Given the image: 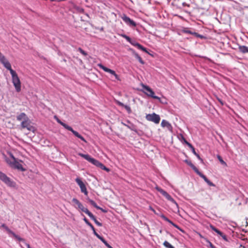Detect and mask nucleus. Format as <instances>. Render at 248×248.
Listing matches in <instances>:
<instances>
[{
    "mask_svg": "<svg viewBox=\"0 0 248 248\" xmlns=\"http://www.w3.org/2000/svg\"><path fill=\"white\" fill-rule=\"evenodd\" d=\"M240 52L245 53H248V47L244 46H240L238 47Z\"/></svg>",
    "mask_w": 248,
    "mask_h": 248,
    "instance_id": "obj_16",
    "label": "nucleus"
},
{
    "mask_svg": "<svg viewBox=\"0 0 248 248\" xmlns=\"http://www.w3.org/2000/svg\"><path fill=\"white\" fill-rule=\"evenodd\" d=\"M163 245L167 248H170V244L166 241L164 242Z\"/></svg>",
    "mask_w": 248,
    "mask_h": 248,
    "instance_id": "obj_36",
    "label": "nucleus"
},
{
    "mask_svg": "<svg viewBox=\"0 0 248 248\" xmlns=\"http://www.w3.org/2000/svg\"><path fill=\"white\" fill-rule=\"evenodd\" d=\"M122 18L127 25L130 26L135 27L137 25L135 22L127 16L125 15H123L122 16Z\"/></svg>",
    "mask_w": 248,
    "mask_h": 248,
    "instance_id": "obj_11",
    "label": "nucleus"
},
{
    "mask_svg": "<svg viewBox=\"0 0 248 248\" xmlns=\"http://www.w3.org/2000/svg\"><path fill=\"white\" fill-rule=\"evenodd\" d=\"M196 156L198 157V158L202 161V159L200 157V155L197 154Z\"/></svg>",
    "mask_w": 248,
    "mask_h": 248,
    "instance_id": "obj_54",
    "label": "nucleus"
},
{
    "mask_svg": "<svg viewBox=\"0 0 248 248\" xmlns=\"http://www.w3.org/2000/svg\"><path fill=\"white\" fill-rule=\"evenodd\" d=\"M210 228H211V229L213 231H214L215 232H217V228H216L214 226H213V225H210Z\"/></svg>",
    "mask_w": 248,
    "mask_h": 248,
    "instance_id": "obj_46",
    "label": "nucleus"
},
{
    "mask_svg": "<svg viewBox=\"0 0 248 248\" xmlns=\"http://www.w3.org/2000/svg\"><path fill=\"white\" fill-rule=\"evenodd\" d=\"M171 210L175 213L179 212V208L177 203L173 200L171 199Z\"/></svg>",
    "mask_w": 248,
    "mask_h": 248,
    "instance_id": "obj_12",
    "label": "nucleus"
},
{
    "mask_svg": "<svg viewBox=\"0 0 248 248\" xmlns=\"http://www.w3.org/2000/svg\"><path fill=\"white\" fill-rule=\"evenodd\" d=\"M216 232L217 233V234H218L220 235H222V233L220 231H219L218 230H217V231Z\"/></svg>",
    "mask_w": 248,
    "mask_h": 248,
    "instance_id": "obj_56",
    "label": "nucleus"
},
{
    "mask_svg": "<svg viewBox=\"0 0 248 248\" xmlns=\"http://www.w3.org/2000/svg\"><path fill=\"white\" fill-rule=\"evenodd\" d=\"M10 156L12 159V161L11 160L12 162H15L16 160H17L16 158L15 157V156L12 153H10Z\"/></svg>",
    "mask_w": 248,
    "mask_h": 248,
    "instance_id": "obj_39",
    "label": "nucleus"
},
{
    "mask_svg": "<svg viewBox=\"0 0 248 248\" xmlns=\"http://www.w3.org/2000/svg\"><path fill=\"white\" fill-rule=\"evenodd\" d=\"M136 46L139 49H140L147 53H149L147 51L146 48L144 47H143L142 46H141L140 44L138 43L137 44H136Z\"/></svg>",
    "mask_w": 248,
    "mask_h": 248,
    "instance_id": "obj_20",
    "label": "nucleus"
},
{
    "mask_svg": "<svg viewBox=\"0 0 248 248\" xmlns=\"http://www.w3.org/2000/svg\"><path fill=\"white\" fill-rule=\"evenodd\" d=\"M89 216V217L92 219H93L94 222L95 221V220H97V219H96L95 217L93 216V215L90 211H88L87 212V214Z\"/></svg>",
    "mask_w": 248,
    "mask_h": 248,
    "instance_id": "obj_25",
    "label": "nucleus"
},
{
    "mask_svg": "<svg viewBox=\"0 0 248 248\" xmlns=\"http://www.w3.org/2000/svg\"><path fill=\"white\" fill-rule=\"evenodd\" d=\"M72 202L78 205V208L80 209L81 211L87 214V212L89 211L88 209L85 208L81 202L76 198H73Z\"/></svg>",
    "mask_w": 248,
    "mask_h": 248,
    "instance_id": "obj_10",
    "label": "nucleus"
},
{
    "mask_svg": "<svg viewBox=\"0 0 248 248\" xmlns=\"http://www.w3.org/2000/svg\"><path fill=\"white\" fill-rule=\"evenodd\" d=\"M87 200L88 202L93 207L96 208V209H100V207L98 206L96 203L92 200L90 199V198H87Z\"/></svg>",
    "mask_w": 248,
    "mask_h": 248,
    "instance_id": "obj_17",
    "label": "nucleus"
},
{
    "mask_svg": "<svg viewBox=\"0 0 248 248\" xmlns=\"http://www.w3.org/2000/svg\"><path fill=\"white\" fill-rule=\"evenodd\" d=\"M79 139H80L81 140L85 142V143H87V141L86 140L80 135L79 137H78Z\"/></svg>",
    "mask_w": 248,
    "mask_h": 248,
    "instance_id": "obj_44",
    "label": "nucleus"
},
{
    "mask_svg": "<svg viewBox=\"0 0 248 248\" xmlns=\"http://www.w3.org/2000/svg\"><path fill=\"white\" fill-rule=\"evenodd\" d=\"M26 246H27V248H31L30 247V245H29V244H26Z\"/></svg>",
    "mask_w": 248,
    "mask_h": 248,
    "instance_id": "obj_58",
    "label": "nucleus"
},
{
    "mask_svg": "<svg viewBox=\"0 0 248 248\" xmlns=\"http://www.w3.org/2000/svg\"><path fill=\"white\" fill-rule=\"evenodd\" d=\"M0 179L10 187H14L16 186V183L12 181L10 178L6 175L0 171Z\"/></svg>",
    "mask_w": 248,
    "mask_h": 248,
    "instance_id": "obj_4",
    "label": "nucleus"
},
{
    "mask_svg": "<svg viewBox=\"0 0 248 248\" xmlns=\"http://www.w3.org/2000/svg\"><path fill=\"white\" fill-rule=\"evenodd\" d=\"M146 119L148 121L153 122L155 124H158L160 120V116L155 113L147 114Z\"/></svg>",
    "mask_w": 248,
    "mask_h": 248,
    "instance_id": "obj_5",
    "label": "nucleus"
},
{
    "mask_svg": "<svg viewBox=\"0 0 248 248\" xmlns=\"http://www.w3.org/2000/svg\"><path fill=\"white\" fill-rule=\"evenodd\" d=\"M94 222L98 226H102V224L101 223L99 222V221H98L97 220H95V221Z\"/></svg>",
    "mask_w": 248,
    "mask_h": 248,
    "instance_id": "obj_48",
    "label": "nucleus"
},
{
    "mask_svg": "<svg viewBox=\"0 0 248 248\" xmlns=\"http://www.w3.org/2000/svg\"><path fill=\"white\" fill-rule=\"evenodd\" d=\"M205 182L207 183V184L210 186H215V185L212 182H211L210 181H209L208 179L207 180H206L205 181Z\"/></svg>",
    "mask_w": 248,
    "mask_h": 248,
    "instance_id": "obj_38",
    "label": "nucleus"
},
{
    "mask_svg": "<svg viewBox=\"0 0 248 248\" xmlns=\"http://www.w3.org/2000/svg\"><path fill=\"white\" fill-rule=\"evenodd\" d=\"M151 209L154 211V212H155V211L154 210V209H153L152 207H150Z\"/></svg>",
    "mask_w": 248,
    "mask_h": 248,
    "instance_id": "obj_61",
    "label": "nucleus"
},
{
    "mask_svg": "<svg viewBox=\"0 0 248 248\" xmlns=\"http://www.w3.org/2000/svg\"><path fill=\"white\" fill-rule=\"evenodd\" d=\"M191 150H192V153L196 155L197 154L196 153L194 148L193 147V148H191Z\"/></svg>",
    "mask_w": 248,
    "mask_h": 248,
    "instance_id": "obj_50",
    "label": "nucleus"
},
{
    "mask_svg": "<svg viewBox=\"0 0 248 248\" xmlns=\"http://www.w3.org/2000/svg\"><path fill=\"white\" fill-rule=\"evenodd\" d=\"M76 182L79 186L81 191L84 193L85 195H87L88 191L87 190L86 187L83 182L81 180V179L79 178H77L76 179Z\"/></svg>",
    "mask_w": 248,
    "mask_h": 248,
    "instance_id": "obj_9",
    "label": "nucleus"
},
{
    "mask_svg": "<svg viewBox=\"0 0 248 248\" xmlns=\"http://www.w3.org/2000/svg\"><path fill=\"white\" fill-rule=\"evenodd\" d=\"M156 189L158 192L166 197L169 200H170V196L165 191L158 186H156Z\"/></svg>",
    "mask_w": 248,
    "mask_h": 248,
    "instance_id": "obj_13",
    "label": "nucleus"
},
{
    "mask_svg": "<svg viewBox=\"0 0 248 248\" xmlns=\"http://www.w3.org/2000/svg\"><path fill=\"white\" fill-rule=\"evenodd\" d=\"M116 102L117 104L120 106L123 107L124 106V104L123 103L121 102L120 101H119L118 100H116Z\"/></svg>",
    "mask_w": 248,
    "mask_h": 248,
    "instance_id": "obj_41",
    "label": "nucleus"
},
{
    "mask_svg": "<svg viewBox=\"0 0 248 248\" xmlns=\"http://www.w3.org/2000/svg\"><path fill=\"white\" fill-rule=\"evenodd\" d=\"M199 236H200L201 238H202V235L201 234H199Z\"/></svg>",
    "mask_w": 248,
    "mask_h": 248,
    "instance_id": "obj_63",
    "label": "nucleus"
},
{
    "mask_svg": "<svg viewBox=\"0 0 248 248\" xmlns=\"http://www.w3.org/2000/svg\"><path fill=\"white\" fill-rule=\"evenodd\" d=\"M112 75H114L115 78L117 80H120V79H119V76L118 75H117L116 73H115V72L114 71V74H111Z\"/></svg>",
    "mask_w": 248,
    "mask_h": 248,
    "instance_id": "obj_43",
    "label": "nucleus"
},
{
    "mask_svg": "<svg viewBox=\"0 0 248 248\" xmlns=\"http://www.w3.org/2000/svg\"><path fill=\"white\" fill-rule=\"evenodd\" d=\"M83 220L92 229H93V226L89 221V220L85 217L83 218Z\"/></svg>",
    "mask_w": 248,
    "mask_h": 248,
    "instance_id": "obj_24",
    "label": "nucleus"
},
{
    "mask_svg": "<svg viewBox=\"0 0 248 248\" xmlns=\"http://www.w3.org/2000/svg\"><path fill=\"white\" fill-rule=\"evenodd\" d=\"M217 157L218 159L220 162L221 163V164H222L223 165H224L225 166H227V164L226 163V162L225 161H224L223 160V159H222V158L221 157V156L220 155H218L217 156Z\"/></svg>",
    "mask_w": 248,
    "mask_h": 248,
    "instance_id": "obj_29",
    "label": "nucleus"
},
{
    "mask_svg": "<svg viewBox=\"0 0 248 248\" xmlns=\"http://www.w3.org/2000/svg\"><path fill=\"white\" fill-rule=\"evenodd\" d=\"M93 231V234L98 238L100 239V238H101L102 236L99 235L95 231V230L94 228L93 227V229H92Z\"/></svg>",
    "mask_w": 248,
    "mask_h": 248,
    "instance_id": "obj_35",
    "label": "nucleus"
},
{
    "mask_svg": "<svg viewBox=\"0 0 248 248\" xmlns=\"http://www.w3.org/2000/svg\"><path fill=\"white\" fill-rule=\"evenodd\" d=\"M123 107H124L125 108V109L127 110V112L129 114L131 113V109L129 106L124 105V106Z\"/></svg>",
    "mask_w": 248,
    "mask_h": 248,
    "instance_id": "obj_31",
    "label": "nucleus"
},
{
    "mask_svg": "<svg viewBox=\"0 0 248 248\" xmlns=\"http://www.w3.org/2000/svg\"><path fill=\"white\" fill-rule=\"evenodd\" d=\"M184 32H186V33H191V32H190V31H188V30H185V31H184Z\"/></svg>",
    "mask_w": 248,
    "mask_h": 248,
    "instance_id": "obj_59",
    "label": "nucleus"
},
{
    "mask_svg": "<svg viewBox=\"0 0 248 248\" xmlns=\"http://www.w3.org/2000/svg\"><path fill=\"white\" fill-rule=\"evenodd\" d=\"M208 243H209V245L211 248H216L211 242H208Z\"/></svg>",
    "mask_w": 248,
    "mask_h": 248,
    "instance_id": "obj_51",
    "label": "nucleus"
},
{
    "mask_svg": "<svg viewBox=\"0 0 248 248\" xmlns=\"http://www.w3.org/2000/svg\"><path fill=\"white\" fill-rule=\"evenodd\" d=\"M171 225H173L174 227H175V228H178V229H179L181 231H182V232H183V231L181 229H180L176 225L173 224L172 222L171 223Z\"/></svg>",
    "mask_w": 248,
    "mask_h": 248,
    "instance_id": "obj_49",
    "label": "nucleus"
},
{
    "mask_svg": "<svg viewBox=\"0 0 248 248\" xmlns=\"http://www.w3.org/2000/svg\"><path fill=\"white\" fill-rule=\"evenodd\" d=\"M131 44L136 46V44H137L138 43L135 41H133L132 39L131 40V42H129Z\"/></svg>",
    "mask_w": 248,
    "mask_h": 248,
    "instance_id": "obj_42",
    "label": "nucleus"
},
{
    "mask_svg": "<svg viewBox=\"0 0 248 248\" xmlns=\"http://www.w3.org/2000/svg\"><path fill=\"white\" fill-rule=\"evenodd\" d=\"M0 62L3 64L4 66L10 71L13 70L11 68L10 63L6 60L4 56H3L1 53L0 54Z\"/></svg>",
    "mask_w": 248,
    "mask_h": 248,
    "instance_id": "obj_8",
    "label": "nucleus"
},
{
    "mask_svg": "<svg viewBox=\"0 0 248 248\" xmlns=\"http://www.w3.org/2000/svg\"><path fill=\"white\" fill-rule=\"evenodd\" d=\"M12 78V82L15 87L16 90L17 92H19L21 91V82L20 79L16 72L14 70L10 71Z\"/></svg>",
    "mask_w": 248,
    "mask_h": 248,
    "instance_id": "obj_2",
    "label": "nucleus"
},
{
    "mask_svg": "<svg viewBox=\"0 0 248 248\" xmlns=\"http://www.w3.org/2000/svg\"><path fill=\"white\" fill-rule=\"evenodd\" d=\"M73 8L78 13H83L84 12V9L76 5H74Z\"/></svg>",
    "mask_w": 248,
    "mask_h": 248,
    "instance_id": "obj_18",
    "label": "nucleus"
},
{
    "mask_svg": "<svg viewBox=\"0 0 248 248\" xmlns=\"http://www.w3.org/2000/svg\"><path fill=\"white\" fill-rule=\"evenodd\" d=\"M136 58L138 60L140 63L142 64H144V62L142 60L141 58L139 55Z\"/></svg>",
    "mask_w": 248,
    "mask_h": 248,
    "instance_id": "obj_37",
    "label": "nucleus"
},
{
    "mask_svg": "<svg viewBox=\"0 0 248 248\" xmlns=\"http://www.w3.org/2000/svg\"><path fill=\"white\" fill-rule=\"evenodd\" d=\"M143 89L144 90V93L148 96H150L154 99H157L159 100L160 98L155 95L154 92L152 90L151 88L147 85H143Z\"/></svg>",
    "mask_w": 248,
    "mask_h": 248,
    "instance_id": "obj_6",
    "label": "nucleus"
},
{
    "mask_svg": "<svg viewBox=\"0 0 248 248\" xmlns=\"http://www.w3.org/2000/svg\"><path fill=\"white\" fill-rule=\"evenodd\" d=\"M161 125L162 127H165V126H167V127H170V124H169V123L168 122H167V121L166 120H163L162 122H161Z\"/></svg>",
    "mask_w": 248,
    "mask_h": 248,
    "instance_id": "obj_23",
    "label": "nucleus"
},
{
    "mask_svg": "<svg viewBox=\"0 0 248 248\" xmlns=\"http://www.w3.org/2000/svg\"><path fill=\"white\" fill-rule=\"evenodd\" d=\"M100 240L105 245L106 247L108 248H113L111 246H110L108 242L105 240V239L102 236L100 238Z\"/></svg>",
    "mask_w": 248,
    "mask_h": 248,
    "instance_id": "obj_22",
    "label": "nucleus"
},
{
    "mask_svg": "<svg viewBox=\"0 0 248 248\" xmlns=\"http://www.w3.org/2000/svg\"><path fill=\"white\" fill-rule=\"evenodd\" d=\"M210 228H211V229L213 231H214L215 232H217V228H216L214 226H213V225H210Z\"/></svg>",
    "mask_w": 248,
    "mask_h": 248,
    "instance_id": "obj_45",
    "label": "nucleus"
},
{
    "mask_svg": "<svg viewBox=\"0 0 248 248\" xmlns=\"http://www.w3.org/2000/svg\"><path fill=\"white\" fill-rule=\"evenodd\" d=\"M72 132V133L77 138H78L80 136V134L76 131L74 130L73 128H72V130H70Z\"/></svg>",
    "mask_w": 248,
    "mask_h": 248,
    "instance_id": "obj_30",
    "label": "nucleus"
},
{
    "mask_svg": "<svg viewBox=\"0 0 248 248\" xmlns=\"http://www.w3.org/2000/svg\"><path fill=\"white\" fill-rule=\"evenodd\" d=\"M121 36H122L123 38H125V39H126L128 42H131V39L129 36H127L126 35L124 34H122V35H121Z\"/></svg>",
    "mask_w": 248,
    "mask_h": 248,
    "instance_id": "obj_33",
    "label": "nucleus"
},
{
    "mask_svg": "<svg viewBox=\"0 0 248 248\" xmlns=\"http://www.w3.org/2000/svg\"><path fill=\"white\" fill-rule=\"evenodd\" d=\"M78 51H79L82 54H83L84 56H87V53L84 50H83L81 48L78 47Z\"/></svg>",
    "mask_w": 248,
    "mask_h": 248,
    "instance_id": "obj_32",
    "label": "nucleus"
},
{
    "mask_svg": "<svg viewBox=\"0 0 248 248\" xmlns=\"http://www.w3.org/2000/svg\"><path fill=\"white\" fill-rule=\"evenodd\" d=\"M99 66L100 68H101L102 69H103L105 72H108L109 73L111 74H114V71L110 69L105 66L101 64H99Z\"/></svg>",
    "mask_w": 248,
    "mask_h": 248,
    "instance_id": "obj_15",
    "label": "nucleus"
},
{
    "mask_svg": "<svg viewBox=\"0 0 248 248\" xmlns=\"http://www.w3.org/2000/svg\"><path fill=\"white\" fill-rule=\"evenodd\" d=\"M161 217L163 218L164 220L167 221L168 222L170 223V220L169 218L166 217L164 215L162 214L161 215Z\"/></svg>",
    "mask_w": 248,
    "mask_h": 248,
    "instance_id": "obj_40",
    "label": "nucleus"
},
{
    "mask_svg": "<svg viewBox=\"0 0 248 248\" xmlns=\"http://www.w3.org/2000/svg\"><path fill=\"white\" fill-rule=\"evenodd\" d=\"M99 210H101L104 213H106L107 212V211L103 209V208H101L100 207V209H98Z\"/></svg>",
    "mask_w": 248,
    "mask_h": 248,
    "instance_id": "obj_57",
    "label": "nucleus"
},
{
    "mask_svg": "<svg viewBox=\"0 0 248 248\" xmlns=\"http://www.w3.org/2000/svg\"><path fill=\"white\" fill-rule=\"evenodd\" d=\"M5 161L12 168L16 169L22 171H24L26 170L25 169L22 167V165L19 163L18 160H16L15 162H12L9 158H6Z\"/></svg>",
    "mask_w": 248,
    "mask_h": 248,
    "instance_id": "obj_3",
    "label": "nucleus"
},
{
    "mask_svg": "<svg viewBox=\"0 0 248 248\" xmlns=\"http://www.w3.org/2000/svg\"><path fill=\"white\" fill-rule=\"evenodd\" d=\"M78 155L81 157H83L84 159L91 162L96 167L101 168V169L106 170L107 172L109 171V169L106 167L102 163L100 162L96 159L91 157L89 155H85L82 153H78Z\"/></svg>",
    "mask_w": 248,
    "mask_h": 248,
    "instance_id": "obj_1",
    "label": "nucleus"
},
{
    "mask_svg": "<svg viewBox=\"0 0 248 248\" xmlns=\"http://www.w3.org/2000/svg\"><path fill=\"white\" fill-rule=\"evenodd\" d=\"M21 126L22 128H27L30 131L34 132L35 131V128L31 124V122L29 118L28 120L22 122Z\"/></svg>",
    "mask_w": 248,
    "mask_h": 248,
    "instance_id": "obj_7",
    "label": "nucleus"
},
{
    "mask_svg": "<svg viewBox=\"0 0 248 248\" xmlns=\"http://www.w3.org/2000/svg\"><path fill=\"white\" fill-rule=\"evenodd\" d=\"M210 228H211V229L213 231H214L215 232H217V228H216L214 226H213V225H210Z\"/></svg>",
    "mask_w": 248,
    "mask_h": 248,
    "instance_id": "obj_47",
    "label": "nucleus"
},
{
    "mask_svg": "<svg viewBox=\"0 0 248 248\" xmlns=\"http://www.w3.org/2000/svg\"><path fill=\"white\" fill-rule=\"evenodd\" d=\"M28 118H29L28 117L27 115L24 112L21 113L16 117V119L18 121H25L26 120H28Z\"/></svg>",
    "mask_w": 248,
    "mask_h": 248,
    "instance_id": "obj_14",
    "label": "nucleus"
},
{
    "mask_svg": "<svg viewBox=\"0 0 248 248\" xmlns=\"http://www.w3.org/2000/svg\"><path fill=\"white\" fill-rule=\"evenodd\" d=\"M10 234H12L13 236L16 238V239H18L19 241H23L24 239L20 237L19 236L16 235L15 232H14L13 231H12V232L10 233Z\"/></svg>",
    "mask_w": 248,
    "mask_h": 248,
    "instance_id": "obj_26",
    "label": "nucleus"
},
{
    "mask_svg": "<svg viewBox=\"0 0 248 248\" xmlns=\"http://www.w3.org/2000/svg\"><path fill=\"white\" fill-rule=\"evenodd\" d=\"M187 145L191 149L193 148V146L190 143H187Z\"/></svg>",
    "mask_w": 248,
    "mask_h": 248,
    "instance_id": "obj_55",
    "label": "nucleus"
},
{
    "mask_svg": "<svg viewBox=\"0 0 248 248\" xmlns=\"http://www.w3.org/2000/svg\"><path fill=\"white\" fill-rule=\"evenodd\" d=\"M1 227L5 229L9 233L12 232V231H11L5 224H2Z\"/></svg>",
    "mask_w": 248,
    "mask_h": 248,
    "instance_id": "obj_27",
    "label": "nucleus"
},
{
    "mask_svg": "<svg viewBox=\"0 0 248 248\" xmlns=\"http://www.w3.org/2000/svg\"><path fill=\"white\" fill-rule=\"evenodd\" d=\"M61 125H62L65 129H66L67 130H68L69 131H70L72 130V128L71 126L68 125L67 124H66L64 123H62Z\"/></svg>",
    "mask_w": 248,
    "mask_h": 248,
    "instance_id": "obj_28",
    "label": "nucleus"
},
{
    "mask_svg": "<svg viewBox=\"0 0 248 248\" xmlns=\"http://www.w3.org/2000/svg\"><path fill=\"white\" fill-rule=\"evenodd\" d=\"M129 51H130L132 52V54H133V55H134L136 58H137V57L139 56L138 54L137 53H136V52H135V51L133 49H132V48H129Z\"/></svg>",
    "mask_w": 248,
    "mask_h": 248,
    "instance_id": "obj_34",
    "label": "nucleus"
},
{
    "mask_svg": "<svg viewBox=\"0 0 248 248\" xmlns=\"http://www.w3.org/2000/svg\"><path fill=\"white\" fill-rule=\"evenodd\" d=\"M181 137H182V139L183 140H184V142H185L186 144H187V143H188V142H187V141L185 140V138H184L182 136H181Z\"/></svg>",
    "mask_w": 248,
    "mask_h": 248,
    "instance_id": "obj_53",
    "label": "nucleus"
},
{
    "mask_svg": "<svg viewBox=\"0 0 248 248\" xmlns=\"http://www.w3.org/2000/svg\"><path fill=\"white\" fill-rule=\"evenodd\" d=\"M185 161L187 163L188 165L191 167L195 171L196 170H197V168L190 161L188 160H186Z\"/></svg>",
    "mask_w": 248,
    "mask_h": 248,
    "instance_id": "obj_19",
    "label": "nucleus"
},
{
    "mask_svg": "<svg viewBox=\"0 0 248 248\" xmlns=\"http://www.w3.org/2000/svg\"><path fill=\"white\" fill-rule=\"evenodd\" d=\"M223 239L227 240L226 236L222 233V235H220Z\"/></svg>",
    "mask_w": 248,
    "mask_h": 248,
    "instance_id": "obj_52",
    "label": "nucleus"
},
{
    "mask_svg": "<svg viewBox=\"0 0 248 248\" xmlns=\"http://www.w3.org/2000/svg\"><path fill=\"white\" fill-rule=\"evenodd\" d=\"M219 102L221 103L222 105L223 104V103L220 100H219Z\"/></svg>",
    "mask_w": 248,
    "mask_h": 248,
    "instance_id": "obj_64",
    "label": "nucleus"
},
{
    "mask_svg": "<svg viewBox=\"0 0 248 248\" xmlns=\"http://www.w3.org/2000/svg\"><path fill=\"white\" fill-rule=\"evenodd\" d=\"M195 172L197 173V174H198L203 179V180L206 181L208 180V179L206 178V177L203 175L202 173L201 172H200L198 170H196Z\"/></svg>",
    "mask_w": 248,
    "mask_h": 248,
    "instance_id": "obj_21",
    "label": "nucleus"
},
{
    "mask_svg": "<svg viewBox=\"0 0 248 248\" xmlns=\"http://www.w3.org/2000/svg\"><path fill=\"white\" fill-rule=\"evenodd\" d=\"M63 62H66V59H63Z\"/></svg>",
    "mask_w": 248,
    "mask_h": 248,
    "instance_id": "obj_62",
    "label": "nucleus"
},
{
    "mask_svg": "<svg viewBox=\"0 0 248 248\" xmlns=\"http://www.w3.org/2000/svg\"><path fill=\"white\" fill-rule=\"evenodd\" d=\"M57 122L61 124L62 123V121H61L59 119H57Z\"/></svg>",
    "mask_w": 248,
    "mask_h": 248,
    "instance_id": "obj_60",
    "label": "nucleus"
}]
</instances>
